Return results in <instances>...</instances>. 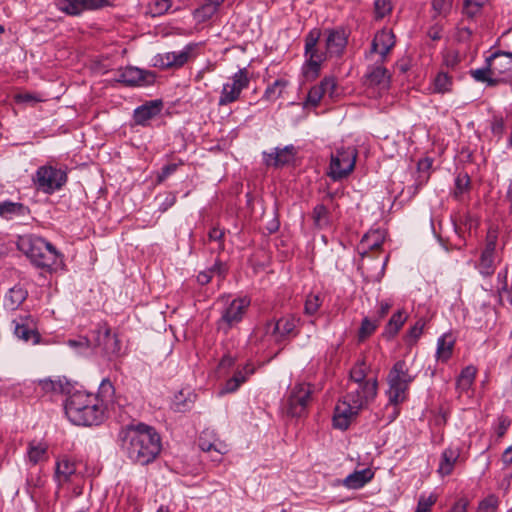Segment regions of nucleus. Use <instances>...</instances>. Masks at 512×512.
I'll return each mask as SVG.
<instances>
[{"instance_id": "42", "label": "nucleus", "mask_w": 512, "mask_h": 512, "mask_svg": "<svg viewBox=\"0 0 512 512\" xmlns=\"http://www.w3.org/2000/svg\"><path fill=\"white\" fill-rule=\"evenodd\" d=\"M470 75L475 81L486 83L487 86L494 87L498 85V79H495L494 75L490 74L489 64L485 63L484 67L471 70Z\"/></svg>"}, {"instance_id": "57", "label": "nucleus", "mask_w": 512, "mask_h": 512, "mask_svg": "<svg viewBox=\"0 0 512 512\" xmlns=\"http://www.w3.org/2000/svg\"><path fill=\"white\" fill-rule=\"evenodd\" d=\"M392 301L391 300H381L379 303H378V310L375 314V316H373L374 319H376L379 323L387 316V314L389 313L390 309L392 308Z\"/></svg>"}, {"instance_id": "51", "label": "nucleus", "mask_w": 512, "mask_h": 512, "mask_svg": "<svg viewBox=\"0 0 512 512\" xmlns=\"http://www.w3.org/2000/svg\"><path fill=\"white\" fill-rule=\"evenodd\" d=\"M499 506V498L495 494H490L479 502L478 509L483 512H493Z\"/></svg>"}, {"instance_id": "14", "label": "nucleus", "mask_w": 512, "mask_h": 512, "mask_svg": "<svg viewBox=\"0 0 512 512\" xmlns=\"http://www.w3.org/2000/svg\"><path fill=\"white\" fill-rule=\"evenodd\" d=\"M300 319L294 315H286L275 322L267 323V332L271 329V336L274 341L280 343L287 337L296 336L298 331L296 330Z\"/></svg>"}, {"instance_id": "59", "label": "nucleus", "mask_w": 512, "mask_h": 512, "mask_svg": "<svg viewBox=\"0 0 512 512\" xmlns=\"http://www.w3.org/2000/svg\"><path fill=\"white\" fill-rule=\"evenodd\" d=\"M505 131V124L502 117L495 116L491 121V132L498 137H501Z\"/></svg>"}, {"instance_id": "54", "label": "nucleus", "mask_w": 512, "mask_h": 512, "mask_svg": "<svg viewBox=\"0 0 512 512\" xmlns=\"http://www.w3.org/2000/svg\"><path fill=\"white\" fill-rule=\"evenodd\" d=\"M224 237H225V231L223 229H220L219 227L211 228L208 233L209 240L218 243L219 251L224 250Z\"/></svg>"}, {"instance_id": "58", "label": "nucleus", "mask_w": 512, "mask_h": 512, "mask_svg": "<svg viewBox=\"0 0 512 512\" xmlns=\"http://www.w3.org/2000/svg\"><path fill=\"white\" fill-rule=\"evenodd\" d=\"M507 278H508V268L505 267L504 270L500 271L498 273V275H497V280H498V282L500 284V286L498 287L499 294H502V293L510 294V293H512V289L509 290V288H508Z\"/></svg>"}, {"instance_id": "39", "label": "nucleus", "mask_w": 512, "mask_h": 512, "mask_svg": "<svg viewBox=\"0 0 512 512\" xmlns=\"http://www.w3.org/2000/svg\"><path fill=\"white\" fill-rule=\"evenodd\" d=\"M224 0H207L201 7L196 9L195 17L200 21L210 19L223 4Z\"/></svg>"}, {"instance_id": "19", "label": "nucleus", "mask_w": 512, "mask_h": 512, "mask_svg": "<svg viewBox=\"0 0 512 512\" xmlns=\"http://www.w3.org/2000/svg\"><path fill=\"white\" fill-rule=\"evenodd\" d=\"M296 149L293 145L275 148L272 152H263V161L267 166L282 167L294 161Z\"/></svg>"}, {"instance_id": "35", "label": "nucleus", "mask_w": 512, "mask_h": 512, "mask_svg": "<svg viewBox=\"0 0 512 512\" xmlns=\"http://www.w3.org/2000/svg\"><path fill=\"white\" fill-rule=\"evenodd\" d=\"M384 239V233L379 229L371 230L366 233L361 240V246L365 249L363 255L367 253V250L380 249L384 243Z\"/></svg>"}, {"instance_id": "25", "label": "nucleus", "mask_w": 512, "mask_h": 512, "mask_svg": "<svg viewBox=\"0 0 512 512\" xmlns=\"http://www.w3.org/2000/svg\"><path fill=\"white\" fill-rule=\"evenodd\" d=\"M76 476V464L69 460L67 457H63L57 460L55 466L54 479L59 486H62L73 480Z\"/></svg>"}, {"instance_id": "43", "label": "nucleus", "mask_w": 512, "mask_h": 512, "mask_svg": "<svg viewBox=\"0 0 512 512\" xmlns=\"http://www.w3.org/2000/svg\"><path fill=\"white\" fill-rule=\"evenodd\" d=\"M55 5L58 10L70 16H78L84 11L81 0H56Z\"/></svg>"}, {"instance_id": "40", "label": "nucleus", "mask_w": 512, "mask_h": 512, "mask_svg": "<svg viewBox=\"0 0 512 512\" xmlns=\"http://www.w3.org/2000/svg\"><path fill=\"white\" fill-rule=\"evenodd\" d=\"M287 86L288 81L286 79H277L272 84L267 86L262 98L266 101H275L282 96L283 91Z\"/></svg>"}, {"instance_id": "37", "label": "nucleus", "mask_w": 512, "mask_h": 512, "mask_svg": "<svg viewBox=\"0 0 512 512\" xmlns=\"http://www.w3.org/2000/svg\"><path fill=\"white\" fill-rule=\"evenodd\" d=\"M312 220L316 228L324 229L331 224V215L328 207L324 204H317L312 210Z\"/></svg>"}, {"instance_id": "27", "label": "nucleus", "mask_w": 512, "mask_h": 512, "mask_svg": "<svg viewBox=\"0 0 512 512\" xmlns=\"http://www.w3.org/2000/svg\"><path fill=\"white\" fill-rule=\"evenodd\" d=\"M461 449L458 446H449L441 453L438 472L442 476L450 475L454 465L460 457Z\"/></svg>"}, {"instance_id": "63", "label": "nucleus", "mask_w": 512, "mask_h": 512, "mask_svg": "<svg viewBox=\"0 0 512 512\" xmlns=\"http://www.w3.org/2000/svg\"><path fill=\"white\" fill-rule=\"evenodd\" d=\"M470 502L468 498H459L451 507L449 512H467Z\"/></svg>"}, {"instance_id": "47", "label": "nucleus", "mask_w": 512, "mask_h": 512, "mask_svg": "<svg viewBox=\"0 0 512 512\" xmlns=\"http://www.w3.org/2000/svg\"><path fill=\"white\" fill-rule=\"evenodd\" d=\"M487 0H464L463 3V13L468 18H473L478 15L483 6L486 4Z\"/></svg>"}, {"instance_id": "31", "label": "nucleus", "mask_w": 512, "mask_h": 512, "mask_svg": "<svg viewBox=\"0 0 512 512\" xmlns=\"http://www.w3.org/2000/svg\"><path fill=\"white\" fill-rule=\"evenodd\" d=\"M29 214V208L22 203L4 201L0 203V216L6 220L24 217Z\"/></svg>"}, {"instance_id": "7", "label": "nucleus", "mask_w": 512, "mask_h": 512, "mask_svg": "<svg viewBox=\"0 0 512 512\" xmlns=\"http://www.w3.org/2000/svg\"><path fill=\"white\" fill-rule=\"evenodd\" d=\"M250 305V299L241 297L233 299L221 312L217 321L218 330L227 333L232 327L240 323Z\"/></svg>"}, {"instance_id": "29", "label": "nucleus", "mask_w": 512, "mask_h": 512, "mask_svg": "<svg viewBox=\"0 0 512 512\" xmlns=\"http://www.w3.org/2000/svg\"><path fill=\"white\" fill-rule=\"evenodd\" d=\"M374 477V472L370 468L354 471L349 474L342 482L348 489H360L370 482Z\"/></svg>"}, {"instance_id": "11", "label": "nucleus", "mask_w": 512, "mask_h": 512, "mask_svg": "<svg viewBox=\"0 0 512 512\" xmlns=\"http://www.w3.org/2000/svg\"><path fill=\"white\" fill-rule=\"evenodd\" d=\"M312 390L308 384H297L287 400V412L293 417H301L307 409Z\"/></svg>"}, {"instance_id": "50", "label": "nucleus", "mask_w": 512, "mask_h": 512, "mask_svg": "<svg viewBox=\"0 0 512 512\" xmlns=\"http://www.w3.org/2000/svg\"><path fill=\"white\" fill-rule=\"evenodd\" d=\"M171 5V0H155L149 5V13L153 17L163 15L170 9Z\"/></svg>"}, {"instance_id": "64", "label": "nucleus", "mask_w": 512, "mask_h": 512, "mask_svg": "<svg viewBox=\"0 0 512 512\" xmlns=\"http://www.w3.org/2000/svg\"><path fill=\"white\" fill-rule=\"evenodd\" d=\"M475 376H476V369H475V367L467 366V367H465L461 371V373L459 375V378H462L464 380H469L471 382H474Z\"/></svg>"}, {"instance_id": "26", "label": "nucleus", "mask_w": 512, "mask_h": 512, "mask_svg": "<svg viewBox=\"0 0 512 512\" xmlns=\"http://www.w3.org/2000/svg\"><path fill=\"white\" fill-rule=\"evenodd\" d=\"M387 383L388 389L386 391V395L388 397V403L386 405V409H389V406H399L407 400L410 384H404L396 381H387Z\"/></svg>"}, {"instance_id": "48", "label": "nucleus", "mask_w": 512, "mask_h": 512, "mask_svg": "<svg viewBox=\"0 0 512 512\" xmlns=\"http://www.w3.org/2000/svg\"><path fill=\"white\" fill-rule=\"evenodd\" d=\"M322 298L319 294H309L306 297L304 313L309 316L315 315L322 305Z\"/></svg>"}, {"instance_id": "12", "label": "nucleus", "mask_w": 512, "mask_h": 512, "mask_svg": "<svg viewBox=\"0 0 512 512\" xmlns=\"http://www.w3.org/2000/svg\"><path fill=\"white\" fill-rule=\"evenodd\" d=\"M490 66V74L498 79V84L512 75V52L497 51L486 58Z\"/></svg>"}, {"instance_id": "2", "label": "nucleus", "mask_w": 512, "mask_h": 512, "mask_svg": "<svg viewBox=\"0 0 512 512\" xmlns=\"http://www.w3.org/2000/svg\"><path fill=\"white\" fill-rule=\"evenodd\" d=\"M121 446L134 463L147 465L155 460L161 450L160 436L144 423L130 425L120 433Z\"/></svg>"}, {"instance_id": "41", "label": "nucleus", "mask_w": 512, "mask_h": 512, "mask_svg": "<svg viewBox=\"0 0 512 512\" xmlns=\"http://www.w3.org/2000/svg\"><path fill=\"white\" fill-rule=\"evenodd\" d=\"M453 78L446 72L440 71L433 80V91L445 94L452 90Z\"/></svg>"}, {"instance_id": "16", "label": "nucleus", "mask_w": 512, "mask_h": 512, "mask_svg": "<svg viewBox=\"0 0 512 512\" xmlns=\"http://www.w3.org/2000/svg\"><path fill=\"white\" fill-rule=\"evenodd\" d=\"M326 52L330 56L340 57L348 42V32L344 27L326 29Z\"/></svg>"}, {"instance_id": "4", "label": "nucleus", "mask_w": 512, "mask_h": 512, "mask_svg": "<svg viewBox=\"0 0 512 512\" xmlns=\"http://www.w3.org/2000/svg\"><path fill=\"white\" fill-rule=\"evenodd\" d=\"M19 249L40 268H50L56 264L58 252L56 248L42 237L27 235L19 240Z\"/></svg>"}, {"instance_id": "15", "label": "nucleus", "mask_w": 512, "mask_h": 512, "mask_svg": "<svg viewBox=\"0 0 512 512\" xmlns=\"http://www.w3.org/2000/svg\"><path fill=\"white\" fill-rule=\"evenodd\" d=\"M321 32L318 29L311 30L305 37V56L307 57V66L318 75L321 63L325 60V55L316 48Z\"/></svg>"}, {"instance_id": "61", "label": "nucleus", "mask_w": 512, "mask_h": 512, "mask_svg": "<svg viewBox=\"0 0 512 512\" xmlns=\"http://www.w3.org/2000/svg\"><path fill=\"white\" fill-rule=\"evenodd\" d=\"M84 10H97L109 4L108 0H81Z\"/></svg>"}, {"instance_id": "49", "label": "nucleus", "mask_w": 512, "mask_h": 512, "mask_svg": "<svg viewBox=\"0 0 512 512\" xmlns=\"http://www.w3.org/2000/svg\"><path fill=\"white\" fill-rule=\"evenodd\" d=\"M425 327V320L420 318L416 321V323L408 330L406 338L409 344H414L422 335L423 329Z\"/></svg>"}, {"instance_id": "32", "label": "nucleus", "mask_w": 512, "mask_h": 512, "mask_svg": "<svg viewBox=\"0 0 512 512\" xmlns=\"http://www.w3.org/2000/svg\"><path fill=\"white\" fill-rule=\"evenodd\" d=\"M455 338L452 334H443L437 340L436 358L438 361L447 362L453 353Z\"/></svg>"}, {"instance_id": "24", "label": "nucleus", "mask_w": 512, "mask_h": 512, "mask_svg": "<svg viewBox=\"0 0 512 512\" xmlns=\"http://www.w3.org/2000/svg\"><path fill=\"white\" fill-rule=\"evenodd\" d=\"M255 367L251 363H247L242 369L235 371L234 375L228 379L220 394L233 393L239 389V387L247 381L249 376L254 374Z\"/></svg>"}, {"instance_id": "23", "label": "nucleus", "mask_w": 512, "mask_h": 512, "mask_svg": "<svg viewBox=\"0 0 512 512\" xmlns=\"http://www.w3.org/2000/svg\"><path fill=\"white\" fill-rule=\"evenodd\" d=\"M162 106L163 104L161 100H153L137 107L133 113L135 124L147 126L151 119L160 114Z\"/></svg>"}, {"instance_id": "52", "label": "nucleus", "mask_w": 512, "mask_h": 512, "mask_svg": "<svg viewBox=\"0 0 512 512\" xmlns=\"http://www.w3.org/2000/svg\"><path fill=\"white\" fill-rule=\"evenodd\" d=\"M437 496L434 494L429 495L428 497L421 495L416 510L419 512H430L432 506L436 503Z\"/></svg>"}, {"instance_id": "21", "label": "nucleus", "mask_w": 512, "mask_h": 512, "mask_svg": "<svg viewBox=\"0 0 512 512\" xmlns=\"http://www.w3.org/2000/svg\"><path fill=\"white\" fill-rule=\"evenodd\" d=\"M496 238L488 239L484 250L481 252L476 269L483 277H490L495 272Z\"/></svg>"}, {"instance_id": "30", "label": "nucleus", "mask_w": 512, "mask_h": 512, "mask_svg": "<svg viewBox=\"0 0 512 512\" xmlns=\"http://www.w3.org/2000/svg\"><path fill=\"white\" fill-rule=\"evenodd\" d=\"M408 318V314L404 309H399L392 314L389 321L385 325L383 336L391 339L397 335Z\"/></svg>"}, {"instance_id": "20", "label": "nucleus", "mask_w": 512, "mask_h": 512, "mask_svg": "<svg viewBox=\"0 0 512 512\" xmlns=\"http://www.w3.org/2000/svg\"><path fill=\"white\" fill-rule=\"evenodd\" d=\"M365 84L369 87H377L380 90L388 89L390 84V75L383 66V62L378 60L374 65L368 67L365 74Z\"/></svg>"}, {"instance_id": "10", "label": "nucleus", "mask_w": 512, "mask_h": 512, "mask_svg": "<svg viewBox=\"0 0 512 512\" xmlns=\"http://www.w3.org/2000/svg\"><path fill=\"white\" fill-rule=\"evenodd\" d=\"M198 43H189L180 51L166 52L155 57V66L163 69L180 68L196 57Z\"/></svg>"}, {"instance_id": "22", "label": "nucleus", "mask_w": 512, "mask_h": 512, "mask_svg": "<svg viewBox=\"0 0 512 512\" xmlns=\"http://www.w3.org/2000/svg\"><path fill=\"white\" fill-rule=\"evenodd\" d=\"M335 90V79L333 77H325L319 85H315L309 90L306 103L313 107H317L325 95L332 97Z\"/></svg>"}, {"instance_id": "62", "label": "nucleus", "mask_w": 512, "mask_h": 512, "mask_svg": "<svg viewBox=\"0 0 512 512\" xmlns=\"http://www.w3.org/2000/svg\"><path fill=\"white\" fill-rule=\"evenodd\" d=\"M511 424V421L506 416H500L498 418V425L496 428V433L499 438L503 437L505 433L507 432L509 426Z\"/></svg>"}, {"instance_id": "6", "label": "nucleus", "mask_w": 512, "mask_h": 512, "mask_svg": "<svg viewBox=\"0 0 512 512\" xmlns=\"http://www.w3.org/2000/svg\"><path fill=\"white\" fill-rule=\"evenodd\" d=\"M68 180L65 170L50 164L38 167L33 177V183L37 190L51 195L60 190Z\"/></svg>"}, {"instance_id": "17", "label": "nucleus", "mask_w": 512, "mask_h": 512, "mask_svg": "<svg viewBox=\"0 0 512 512\" xmlns=\"http://www.w3.org/2000/svg\"><path fill=\"white\" fill-rule=\"evenodd\" d=\"M395 43L396 39L393 31L383 28L375 34L371 42L370 52L379 54L380 62H384L392 48L395 46Z\"/></svg>"}, {"instance_id": "3", "label": "nucleus", "mask_w": 512, "mask_h": 512, "mask_svg": "<svg viewBox=\"0 0 512 512\" xmlns=\"http://www.w3.org/2000/svg\"><path fill=\"white\" fill-rule=\"evenodd\" d=\"M377 388V379H371L368 383L347 384L346 395L335 407L334 427L346 430L359 411L375 399Z\"/></svg>"}, {"instance_id": "9", "label": "nucleus", "mask_w": 512, "mask_h": 512, "mask_svg": "<svg viewBox=\"0 0 512 512\" xmlns=\"http://www.w3.org/2000/svg\"><path fill=\"white\" fill-rule=\"evenodd\" d=\"M250 78L246 68L239 69L231 77V82L223 84L220 97L218 100L219 106H226L236 102L244 89L249 86Z\"/></svg>"}, {"instance_id": "38", "label": "nucleus", "mask_w": 512, "mask_h": 512, "mask_svg": "<svg viewBox=\"0 0 512 512\" xmlns=\"http://www.w3.org/2000/svg\"><path fill=\"white\" fill-rule=\"evenodd\" d=\"M69 383L62 379H44L39 381V387L45 393L62 394L68 391Z\"/></svg>"}, {"instance_id": "53", "label": "nucleus", "mask_w": 512, "mask_h": 512, "mask_svg": "<svg viewBox=\"0 0 512 512\" xmlns=\"http://www.w3.org/2000/svg\"><path fill=\"white\" fill-rule=\"evenodd\" d=\"M374 8L376 17L384 18L392 11V4L390 0H375Z\"/></svg>"}, {"instance_id": "46", "label": "nucleus", "mask_w": 512, "mask_h": 512, "mask_svg": "<svg viewBox=\"0 0 512 512\" xmlns=\"http://www.w3.org/2000/svg\"><path fill=\"white\" fill-rule=\"evenodd\" d=\"M471 180L467 173H459L455 178V188L453 196L456 199H460L462 195L469 191Z\"/></svg>"}, {"instance_id": "44", "label": "nucleus", "mask_w": 512, "mask_h": 512, "mask_svg": "<svg viewBox=\"0 0 512 512\" xmlns=\"http://www.w3.org/2000/svg\"><path fill=\"white\" fill-rule=\"evenodd\" d=\"M367 366L364 361H359L350 371L348 384L368 383L372 378H367Z\"/></svg>"}, {"instance_id": "28", "label": "nucleus", "mask_w": 512, "mask_h": 512, "mask_svg": "<svg viewBox=\"0 0 512 512\" xmlns=\"http://www.w3.org/2000/svg\"><path fill=\"white\" fill-rule=\"evenodd\" d=\"M416 378L415 374L410 372V368L405 360H398L390 369L387 381H396L404 384H411Z\"/></svg>"}, {"instance_id": "1", "label": "nucleus", "mask_w": 512, "mask_h": 512, "mask_svg": "<svg viewBox=\"0 0 512 512\" xmlns=\"http://www.w3.org/2000/svg\"><path fill=\"white\" fill-rule=\"evenodd\" d=\"M114 394V385L109 378H104L97 393L84 390L71 393L64 404L65 414L75 425H99L106 418L107 404Z\"/></svg>"}, {"instance_id": "56", "label": "nucleus", "mask_w": 512, "mask_h": 512, "mask_svg": "<svg viewBox=\"0 0 512 512\" xmlns=\"http://www.w3.org/2000/svg\"><path fill=\"white\" fill-rule=\"evenodd\" d=\"M184 162L180 160L178 163H170L162 167L161 172L157 176V182L161 183L170 175H172L179 166L183 165Z\"/></svg>"}, {"instance_id": "5", "label": "nucleus", "mask_w": 512, "mask_h": 512, "mask_svg": "<svg viewBox=\"0 0 512 512\" xmlns=\"http://www.w3.org/2000/svg\"><path fill=\"white\" fill-rule=\"evenodd\" d=\"M358 151L353 146L336 148L330 155L327 175L333 181L347 178L354 170Z\"/></svg>"}, {"instance_id": "34", "label": "nucleus", "mask_w": 512, "mask_h": 512, "mask_svg": "<svg viewBox=\"0 0 512 512\" xmlns=\"http://www.w3.org/2000/svg\"><path fill=\"white\" fill-rule=\"evenodd\" d=\"M196 395L189 389H182L174 395L173 409L177 412H185L192 407Z\"/></svg>"}, {"instance_id": "13", "label": "nucleus", "mask_w": 512, "mask_h": 512, "mask_svg": "<svg viewBox=\"0 0 512 512\" xmlns=\"http://www.w3.org/2000/svg\"><path fill=\"white\" fill-rule=\"evenodd\" d=\"M115 80L126 86H144L154 81V75L149 71L127 66L117 70Z\"/></svg>"}, {"instance_id": "8", "label": "nucleus", "mask_w": 512, "mask_h": 512, "mask_svg": "<svg viewBox=\"0 0 512 512\" xmlns=\"http://www.w3.org/2000/svg\"><path fill=\"white\" fill-rule=\"evenodd\" d=\"M93 341L94 345L99 347L103 355L110 361L124 355L118 335L111 333L110 328L106 325L99 326L93 331Z\"/></svg>"}, {"instance_id": "45", "label": "nucleus", "mask_w": 512, "mask_h": 512, "mask_svg": "<svg viewBox=\"0 0 512 512\" xmlns=\"http://www.w3.org/2000/svg\"><path fill=\"white\" fill-rule=\"evenodd\" d=\"M379 322L373 317H364L362 319L359 331L358 338L360 341H363L370 337L378 328Z\"/></svg>"}, {"instance_id": "55", "label": "nucleus", "mask_w": 512, "mask_h": 512, "mask_svg": "<svg viewBox=\"0 0 512 512\" xmlns=\"http://www.w3.org/2000/svg\"><path fill=\"white\" fill-rule=\"evenodd\" d=\"M452 7L451 0H432V8L437 15H446Z\"/></svg>"}, {"instance_id": "36", "label": "nucleus", "mask_w": 512, "mask_h": 512, "mask_svg": "<svg viewBox=\"0 0 512 512\" xmlns=\"http://www.w3.org/2000/svg\"><path fill=\"white\" fill-rule=\"evenodd\" d=\"M47 444L33 440L29 442L27 449V457L29 462L36 465L37 463L43 461L47 457Z\"/></svg>"}, {"instance_id": "33", "label": "nucleus", "mask_w": 512, "mask_h": 512, "mask_svg": "<svg viewBox=\"0 0 512 512\" xmlns=\"http://www.w3.org/2000/svg\"><path fill=\"white\" fill-rule=\"evenodd\" d=\"M27 291L19 285L10 288L4 297V306L10 310L17 309L27 298Z\"/></svg>"}, {"instance_id": "60", "label": "nucleus", "mask_w": 512, "mask_h": 512, "mask_svg": "<svg viewBox=\"0 0 512 512\" xmlns=\"http://www.w3.org/2000/svg\"><path fill=\"white\" fill-rule=\"evenodd\" d=\"M175 203H176V194L173 192H168L164 195L163 200L159 204V211L166 212Z\"/></svg>"}, {"instance_id": "18", "label": "nucleus", "mask_w": 512, "mask_h": 512, "mask_svg": "<svg viewBox=\"0 0 512 512\" xmlns=\"http://www.w3.org/2000/svg\"><path fill=\"white\" fill-rule=\"evenodd\" d=\"M14 334L17 338L33 344H37L40 341V334L36 329L34 319L30 315L21 316L18 319L13 320Z\"/></svg>"}]
</instances>
